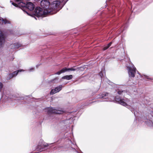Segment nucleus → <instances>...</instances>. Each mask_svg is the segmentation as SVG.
I'll return each instance as SVG.
<instances>
[{
	"label": "nucleus",
	"instance_id": "obj_1",
	"mask_svg": "<svg viewBox=\"0 0 153 153\" xmlns=\"http://www.w3.org/2000/svg\"><path fill=\"white\" fill-rule=\"evenodd\" d=\"M68 0H59L53 1L50 5L48 10L49 13H56L61 9Z\"/></svg>",
	"mask_w": 153,
	"mask_h": 153
},
{
	"label": "nucleus",
	"instance_id": "obj_2",
	"mask_svg": "<svg viewBox=\"0 0 153 153\" xmlns=\"http://www.w3.org/2000/svg\"><path fill=\"white\" fill-rule=\"evenodd\" d=\"M49 13L48 10H43L40 7H36L33 12L32 15L37 17L44 16Z\"/></svg>",
	"mask_w": 153,
	"mask_h": 153
},
{
	"label": "nucleus",
	"instance_id": "obj_3",
	"mask_svg": "<svg viewBox=\"0 0 153 153\" xmlns=\"http://www.w3.org/2000/svg\"><path fill=\"white\" fill-rule=\"evenodd\" d=\"M47 112L48 114L55 113L60 114L64 113V111L61 109H55L52 108H48L47 109Z\"/></svg>",
	"mask_w": 153,
	"mask_h": 153
},
{
	"label": "nucleus",
	"instance_id": "obj_4",
	"mask_svg": "<svg viewBox=\"0 0 153 153\" xmlns=\"http://www.w3.org/2000/svg\"><path fill=\"white\" fill-rule=\"evenodd\" d=\"M50 5L48 0H43L41 1V6L45 10H48L49 8H50Z\"/></svg>",
	"mask_w": 153,
	"mask_h": 153
},
{
	"label": "nucleus",
	"instance_id": "obj_5",
	"mask_svg": "<svg viewBox=\"0 0 153 153\" xmlns=\"http://www.w3.org/2000/svg\"><path fill=\"white\" fill-rule=\"evenodd\" d=\"M5 42V36L3 32L0 30V48L4 46Z\"/></svg>",
	"mask_w": 153,
	"mask_h": 153
},
{
	"label": "nucleus",
	"instance_id": "obj_6",
	"mask_svg": "<svg viewBox=\"0 0 153 153\" xmlns=\"http://www.w3.org/2000/svg\"><path fill=\"white\" fill-rule=\"evenodd\" d=\"M115 100L118 103L123 106H125L127 108L129 107V106L127 104L126 102H125L124 99H123L120 98H119L118 97H115Z\"/></svg>",
	"mask_w": 153,
	"mask_h": 153
},
{
	"label": "nucleus",
	"instance_id": "obj_7",
	"mask_svg": "<svg viewBox=\"0 0 153 153\" xmlns=\"http://www.w3.org/2000/svg\"><path fill=\"white\" fill-rule=\"evenodd\" d=\"M128 73L129 76L132 77H134L135 74L136 73V68L135 67L131 68L129 67H128Z\"/></svg>",
	"mask_w": 153,
	"mask_h": 153
},
{
	"label": "nucleus",
	"instance_id": "obj_8",
	"mask_svg": "<svg viewBox=\"0 0 153 153\" xmlns=\"http://www.w3.org/2000/svg\"><path fill=\"white\" fill-rule=\"evenodd\" d=\"M24 71L23 70H19L16 71H15L12 74H9L6 78L7 80H9L17 75L18 73L19 72Z\"/></svg>",
	"mask_w": 153,
	"mask_h": 153
},
{
	"label": "nucleus",
	"instance_id": "obj_9",
	"mask_svg": "<svg viewBox=\"0 0 153 153\" xmlns=\"http://www.w3.org/2000/svg\"><path fill=\"white\" fill-rule=\"evenodd\" d=\"M62 85H60L55 88L54 89H52L51 90L50 93V94L53 95L59 92L62 89Z\"/></svg>",
	"mask_w": 153,
	"mask_h": 153
},
{
	"label": "nucleus",
	"instance_id": "obj_10",
	"mask_svg": "<svg viewBox=\"0 0 153 153\" xmlns=\"http://www.w3.org/2000/svg\"><path fill=\"white\" fill-rule=\"evenodd\" d=\"M12 4L15 6L19 7V8H21V9H22V8L24 9L26 7V4L21 1L20 2H17V4H15L13 3Z\"/></svg>",
	"mask_w": 153,
	"mask_h": 153
},
{
	"label": "nucleus",
	"instance_id": "obj_11",
	"mask_svg": "<svg viewBox=\"0 0 153 153\" xmlns=\"http://www.w3.org/2000/svg\"><path fill=\"white\" fill-rule=\"evenodd\" d=\"M34 4L30 2H28L26 4V7L30 10L32 11L34 8Z\"/></svg>",
	"mask_w": 153,
	"mask_h": 153
},
{
	"label": "nucleus",
	"instance_id": "obj_12",
	"mask_svg": "<svg viewBox=\"0 0 153 153\" xmlns=\"http://www.w3.org/2000/svg\"><path fill=\"white\" fill-rule=\"evenodd\" d=\"M22 46V45L20 43H16L11 45L10 47L11 48H14L15 49H16L21 47Z\"/></svg>",
	"mask_w": 153,
	"mask_h": 153
},
{
	"label": "nucleus",
	"instance_id": "obj_13",
	"mask_svg": "<svg viewBox=\"0 0 153 153\" xmlns=\"http://www.w3.org/2000/svg\"><path fill=\"white\" fill-rule=\"evenodd\" d=\"M10 22L9 20L6 19H3V18L0 17V24H10Z\"/></svg>",
	"mask_w": 153,
	"mask_h": 153
},
{
	"label": "nucleus",
	"instance_id": "obj_14",
	"mask_svg": "<svg viewBox=\"0 0 153 153\" xmlns=\"http://www.w3.org/2000/svg\"><path fill=\"white\" fill-rule=\"evenodd\" d=\"M73 78V76L72 75H66L62 77V79H65L67 80H70L71 79Z\"/></svg>",
	"mask_w": 153,
	"mask_h": 153
},
{
	"label": "nucleus",
	"instance_id": "obj_15",
	"mask_svg": "<svg viewBox=\"0 0 153 153\" xmlns=\"http://www.w3.org/2000/svg\"><path fill=\"white\" fill-rule=\"evenodd\" d=\"M66 70V68H65L62 69L61 70L55 73V74L60 75L61 74L64 73L65 72V70Z\"/></svg>",
	"mask_w": 153,
	"mask_h": 153
},
{
	"label": "nucleus",
	"instance_id": "obj_16",
	"mask_svg": "<svg viewBox=\"0 0 153 153\" xmlns=\"http://www.w3.org/2000/svg\"><path fill=\"white\" fill-rule=\"evenodd\" d=\"M66 70H65V71H75L76 70H77V69H79V68H66Z\"/></svg>",
	"mask_w": 153,
	"mask_h": 153
},
{
	"label": "nucleus",
	"instance_id": "obj_17",
	"mask_svg": "<svg viewBox=\"0 0 153 153\" xmlns=\"http://www.w3.org/2000/svg\"><path fill=\"white\" fill-rule=\"evenodd\" d=\"M41 143H42L41 144V145L42 147L43 146L46 147L50 145L49 144L45 143V142H44L43 141H41Z\"/></svg>",
	"mask_w": 153,
	"mask_h": 153
},
{
	"label": "nucleus",
	"instance_id": "obj_18",
	"mask_svg": "<svg viewBox=\"0 0 153 153\" xmlns=\"http://www.w3.org/2000/svg\"><path fill=\"white\" fill-rule=\"evenodd\" d=\"M111 42L109 43L105 47L103 48V50H105L108 48L111 45Z\"/></svg>",
	"mask_w": 153,
	"mask_h": 153
},
{
	"label": "nucleus",
	"instance_id": "obj_19",
	"mask_svg": "<svg viewBox=\"0 0 153 153\" xmlns=\"http://www.w3.org/2000/svg\"><path fill=\"white\" fill-rule=\"evenodd\" d=\"M3 87V85L2 83L0 82V91L1 92V89Z\"/></svg>",
	"mask_w": 153,
	"mask_h": 153
},
{
	"label": "nucleus",
	"instance_id": "obj_20",
	"mask_svg": "<svg viewBox=\"0 0 153 153\" xmlns=\"http://www.w3.org/2000/svg\"><path fill=\"white\" fill-rule=\"evenodd\" d=\"M34 68H30V69H29V70L30 72H31V71H33L34 70Z\"/></svg>",
	"mask_w": 153,
	"mask_h": 153
},
{
	"label": "nucleus",
	"instance_id": "obj_21",
	"mask_svg": "<svg viewBox=\"0 0 153 153\" xmlns=\"http://www.w3.org/2000/svg\"><path fill=\"white\" fill-rule=\"evenodd\" d=\"M107 95H108V94H107V93L105 94H102V98H104Z\"/></svg>",
	"mask_w": 153,
	"mask_h": 153
},
{
	"label": "nucleus",
	"instance_id": "obj_22",
	"mask_svg": "<svg viewBox=\"0 0 153 153\" xmlns=\"http://www.w3.org/2000/svg\"><path fill=\"white\" fill-rule=\"evenodd\" d=\"M99 74H100V76L101 77H102V76H103V72H100V73Z\"/></svg>",
	"mask_w": 153,
	"mask_h": 153
},
{
	"label": "nucleus",
	"instance_id": "obj_23",
	"mask_svg": "<svg viewBox=\"0 0 153 153\" xmlns=\"http://www.w3.org/2000/svg\"><path fill=\"white\" fill-rule=\"evenodd\" d=\"M123 92V91H119L118 92V94H121V93H122V92Z\"/></svg>",
	"mask_w": 153,
	"mask_h": 153
},
{
	"label": "nucleus",
	"instance_id": "obj_24",
	"mask_svg": "<svg viewBox=\"0 0 153 153\" xmlns=\"http://www.w3.org/2000/svg\"><path fill=\"white\" fill-rule=\"evenodd\" d=\"M81 68V69H80V70L82 71H83L84 70V68L83 67H81L80 68Z\"/></svg>",
	"mask_w": 153,
	"mask_h": 153
},
{
	"label": "nucleus",
	"instance_id": "obj_25",
	"mask_svg": "<svg viewBox=\"0 0 153 153\" xmlns=\"http://www.w3.org/2000/svg\"><path fill=\"white\" fill-rule=\"evenodd\" d=\"M144 76L146 77V78L148 79H149V77L147 76H146L145 75H144Z\"/></svg>",
	"mask_w": 153,
	"mask_h": 153
},
{
	"label": "nucleus",
	"instance_id": "obj_26",
	"mask_svg": "<svg viewBox=\"0 0 153 153\" xmlns=\"http://www.w3.org/2000/svg\"><path fill=\"white\" fill-rule=\"evenodd\" d=\"M138 74H139L140 75V76L141 77H142V75H141L140 74H139V73H138Z\"/></svg>",
	"mask_w": 153,
	"mask_h": 153
},
{
	"label": "nucleus",
	"instance_id": "obj_27",
	"mask_svg": "<svg viewBox=\"0 0 153 153\" xmlns=\"http://www.w3.org/2000/svg\"><path fill=\"white\" fill-rule=\"evenodd\" d=\"M26 13H27L28 15H30V14H28L27 12H26Z\"/></svg>",
	"mask_w": 153,
	"mask_h": 153
},
{
	"label": "nucleus",
	"instance_id": "obj_28",
	"mask_svg": "<svg viewBox=\"0 0 153 153\" xmlns=\"http://www.w3.org/2000/svg\"><path fill=\"white\" fill-rule=\"evenodd\" d=\"M126 102H128L127 101H126Z\"/></svg>",
	"mask_w": 153,
	"mask_h": 153
}]
</instances>
